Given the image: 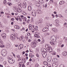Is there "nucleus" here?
I'll return each mask as SVG.
<instances>
[{
	"instance_id": "1",
	"label": "nucleus",
	"mask_w": 67,
	"mask_h": 67,
	"mask_svg": "<svg viewBox=\"0 0 67 67\" xmlns=\"http://www.w3.org/2000/svg\"><path fill=\"white\" fill-rule=\"evenodd\" d=\"M46 47H47V49L49 53H51V52L53 51V49H52V47L49 45L46 44Z\"/></svg>"
},
{
	"instance_id": "2",
	"label": "nucleus",
	"mask_w": 67,
	"mask_h": 67,
	"mask_svg": "<svg viewBox=\"0 0 67 67\" xmlns=\"http://www.w3.org/2000/svg\"><path fill=\"white\" fill-rule=\"evenodd\" d=\"M8 62L10 64H13L14 63V60H13L10 58H9V59L8 60Z\"/></svg>"
},
{
	"instance_id": "3",
	"label": "nucleus",
	"mask_w": 67,
	"mask_h": 67,
	"mask_svg": "<svg viewBox=\"0 0 67 67\" xmlns=\"http://www.w3.org/2000/svg\"><path fill=\"white\" fill-rule=\"evenodd\" d=\"M41 51H42V53H47L48 51L45 48H42L41 49Z\"/></svg>"
},
{
	"instance_id": "4",
	"label": "nucleus",
	"mask_w": 67,
	"mask_h": 67,
	"mask_svg": "<svg viewBox=\"0 0 67 67\" xmlns=\"http://www.w3.org/2000/svg\"><path fill=\"white\" fill-rule=\"evenodd\" d=\"M23 47V44H20L18 47V49L20 50Z\"/></svg>"
},
{
	"instance_id": "5",
	"label": "nucleus",
	"mask_w": 67,
	"mask_h": 67,
	"mask_svg": "<svg viewBox=\"0 0 67 67\" xmlns=\"http://www.w3.org/2000/svg\"><path fill=\"white\" fill-rule=\"evenodd\" d=\"M42 55L43 57L44 58L46 57V56L47 55V53H44L43 52H42Z\"/></svg>"
},
{
	"instance_id": "6",
	"label": "nucleus",
	"mask_w": 67,
	"mask_h": 67,
	"mask_svg": "<svg viewBox=\"0 0 67 67\" xmlns=\"http://www.w3.org/2000/svg\"><path fill=\"white\" fill-rule=\"evenodd\" d=\"M6 52H7V50H6L5 49H3L2 51L1 52V54H3L5 53V54H6L5 53H6Z\"/></svg>"
},
{
	"instance_id": "7",
	"label": "nucleus",
	"mask_w": 67,
	"mask_h": 67,
	"mask_svg": "<svg viewBox=\"0 0 67 67\" xmlns=\"http://www.w3.org/2000/svg\"><path fill=\"white\" fill-rule=\"evenodd\" d=\"M26 3L25 2H24L23 3V8H26Z\"/></svg>"
},
{
	"instance_id": "8",
	"label": "nucleus",
	"mask_w": 67,
	"mask_h": 67,
	"mask_svg": "<svg viewBox=\"0 0 67 67\" xmlns=\"http://www.w3.org/2000/svg\"><path fill=\"white\" fill-rule=\"evenodd\" d=\"M32 14L34 16H35L36 14V12L34 10H33L32 11Z\"/></svg>"
},
{
	"instance_id": "9",
	"label": "nucleus",
	"mask_w": 67,
	"mask_h": 67,
	"mask_svg": "<svg viewBox=\"0 0 67 67\" xmlns=\"http://www.w3.org/2000/svg\"><path fill=\"white\" fill-rule=\"evenodd\" d=\"M16 38L17 39H18V37H15V36H13L11 38V39L12 40H13V41H14V40H15Z\"/></svg>"
},
{
	"instance_id": "10",
	"label": "nucleus",
	"mask_w": 67,
	"mask_h": 67,
	"mask_svg": "<svg viewBox=\"0 0 67 67\" xmlns=\"http://www.w3.org/2000/svg\"><path fill=\"white\" fill-rule=\"evenodd\" d=\"M1 35L3 38H5L6 36V34L5 33H3Z\"/></svg>"
},
{
	"instance_id": "11",
	"label": "nucleus",
	"mask_w": 67,
	"mask_h": 67,
	"mask_svg": "<svg viewBox=\"0 0 67 67\" xmlns=\"http://www.w3.org/2000/svg\"><path fill=\"white\" fill-rule=\"evenodd\" d=\"M52 30L54 32H55V33H56V32H58V30L55 28H53L52 29Z\"/></svg>"
},
{
	"instance_id": "12",
	"label": "nucleus",
	"mask_w": 67,
	"mask_h": 67,
	"mask_svg": "<svg viewBox=\"0 0 67 67\" xmlns=\"http://www.w3.org/2000/svg\"><path fill=\"white\" fill-rule=\"evenodd\" d=\"M32 45H34V46H36V44H37V41H36L33 42H32Z\"/></svg>"
},
{
	"instance_id": "13",
	"label": "nucleus",
	"mask_w": 67,
	"mask_h": 67,
	"mask_svg": "<svg viewBox=\"0 0 67 67\" xmlns=\"http://www.w3.org/2000/svg\"><path fill=\"white\" fill-rule=\"evenodd\" d=\"M28 9L29 11H31L32 10V7L30 6H29L28 7Z\"/></svg>"
},
{
	"instance_id": "14",
	"label": "nucleus",
	"mask_w": 67,
	"mask_h": 67,
	"mask_svg": "<svg viewBox=\"0 0 67 67\" xmlns=\"http://www.w3.org/2000/svg\"><path fill=\"white\" fill-rule=\"evenodd\" d=\"M63 54L64 56H66L67 55V52H63Z\"/></svg>"
},
{
	"instance_id": "15",
	"label": "nucleus",
	"mask_w": 67,
	"mask_h": 67,
	"mask_svg": "<svg viewBox=\"0 0 67 67\" xmlns=\"http://www.w3.org/2000/svg\"><path fill=\"white\" fill-rule=\"evenodd\" d=\"M14 27L16 29H20V27L18 25H15Z\"/></svg>"
},
{
	"instance_id": "16",
	"label": "nucleus",
	"mask_w": 67,
	"mask_h": 67,
	"mask_svg": "<svg viewBox=\"0 0 67 67\" xmlns=\"http://www.w3.org/2000/svg\"><path fill=\"white\" fill-rule=\"evenodd\" d=\"M47 60L48 62L49 63L50 62H51V60H52V58H48L47 59Z\"/></svg>"
},
{
	"instance_id": "17",
	"label": "nucleus",
	"mask_w": 67,
	"mask_h": 67,
	"mask_svg": "<svg viewBox=\"0 0 67 67\" xmlns=\"http://www.w3.org/2000/svg\"><path fill=\"white\" fill-rule=\"evenodd\" d=\"M13 9L14 11L15 12H16L17 11V10H18V8H16L14 7H13Z\"/></svg>"
},
{
	"instance_id": "18",
	"label": "nucleus",
	"mask_w": 67,
	"mask_h": 67,
	"mask_svg": "<svg viewBox=\"0 0 67 67\" xmlns=\"http://www.w3.org/2000/svg\"><path fill=\"white\" fill-rule=\"evenodd\" d=\"M64 3H65V2L64 1H62L59 2V4H60V5H62V4H63Z\"/></svg>"
},
{
	"instance_id": "19",
	"label": "nucleus",
	"mask_w": 67,
	"mask_h": 67,
	"mask_svg": "<svg viewBox=\"0 0 67 67\" xmlns=\"http://www.w3.org/2000/svg\"><path fill=\"white\" fill-rule=\"evenodd\" d=\"M42 31H43V32H47V29H46V28H44L42 29Z\"/></svg>"
},
{
	"instance_id": "20",
	"label": "nucleus",
	"mask_w": 67,
	"mask_h": 67,
	"mask_svg": "<svg viewBox=\"0 0 67 67\" xmlns=\"http://www.w3.org/2000/svg\"><path fill=\"white\" fill-rule=\"evenodd\" d=\"M17 11L18 12H21L22 11V10H21V9L18 8Z\"/></svg>"
},
{
	"instance_id": "21",
	"label": "nucleus",
	"mask_w": 67,
	"mask_h": 67,
	"mask_svg": "<svg viewBox=\"0 0 67 67\" xmlns=\"http://www.w3.org/2000/svg\"><path fill=\"white\" fill-rule=\"evenodd\" d=\"M5 53H6L5 54V53H4L3 54H2L3 56H4V57L6 56L7 55V52H5Z\"/></svg>"
},
{
	"instance_id": "22",
	"label": "nucleus",
	"mask_w": 67,
	"mask_h": 67,
	"mask_svg": "<svg viewBox=\"0 0 67 67\" xmlns=\"http://www.w3.org/2000/svg\"><path fill=\"white\" fill-rule=\"evenodd\" d=\"M56 60H57L56 58H54L53 60V62H54V63H56Z\"/></svg>"
},
{
	"instance_id": "23",
	"label": "nucleus",
	"mask_w": 67,
	"mask_h": 67,
	"mask_svg": "<svg viewBox=\"0 0 67 67\" xmlns=\"http://www.w3.org/2000/svg\"><path fill=\"white\" fill-rule=\"evenodd\" d=\"M19 65H20V66H19V67H21V66H22V67H24V64H22L20 63H19Z\"/></svg>"
},
{
	"instance_id": "24",
	"label": "nucleus",
	"mask_w": 67,
	"mask_h": 67,
	"mask_svg": "<svg viewBox=\"0 0 67 67\" xmlns=\"http://www.w3.org/2000/svg\"><path fill=\"white\" fill-rule=\"evenodd\" d=\"M55 23H56L57 24H58V23H59V21L58 20H55Z\"/></svg>"
},
{
	"instance_id": "25",
	"label": "nucleus",
	"mask_w": 67,
	"mask_h": 67,
	"mask_svg": "<svg viewBox=\"0 0 67 67\" xmlns=\"http://www.w3.org/2000/svg\"><path fill=\"white\" fill-rule=\"evenodd\" d=\"M22 62L23 64H24L25 63V60H23V59H22Z\"/></svg>"
},
{
	"instance_id": "26",
	"label": "nucleus",
	"mask_w": 67,
	"mask_h": 67,
	"mask_svg": "<svg viewBox=\"0 0 67 67\" xmlns=\"http://www.w3.org/2000/svg\"><path fill=\"white\" fill-rule=\"evenodd\" d=\"M37 6V7H40V4L38 2H37L36 3Z\"/></svg>"
},
{
	"instance_id": "27",
	"label": "nucleus",
	"mask_w": 67,
	"mask_h": 67,
	"mask_svg": "<svg viewBox=\"0 0 67 67\" xmlns=\"http://www.w3.org/2000/svg\"><path fill=\"white\" fill-rule=\"evenodd\" d=\"M0 47L2 48H3V47H5V46L2 44H1L0 45Z\"/></svg>"
},
{
	"instance_id": "28",
	"label": "nucleus",
	"mask_w": 67,
	"mask_h": 67,
	"mask_svg": "<svg viewBox=\"0 0 67 67\" xmlns=\"http://www.w3.org/2000/svg\"><path fill=\"white\" fill-rule=\"evenodd\" d=\"M54 40V38L53 37H50V40L51 41H53V40Z\"/></svg>"
},
{
	"instance_id": "29",
	"label": "nucleus",
	"mask_w": 67,
	"mask_h": 67,
	"mask_svg": "<svg viewBox=\"0 0 67 67\" xmlns=\"http://www.w3.org/2000/svg\"><path fill=\"white\" fill-rule=\"evenodd\" d=\"M3 3L5 5L7 4V2H6V0H4L3 1Z\"/></svg>"
},
{
	"instance_id": "30",
	"label": "nucleus",
	"mask_w": 67,
	"mask_h": 67,
	"mask_svg": "<svg viewBox=\"0 0 67 67\" xmlns=\"http://www.w3.org/2000/svg\"><path fill=\"white\" fill-rule=\"evenodd\" d=\"M59 17V18H64V16H62V15L61 14H59L58 15Z\"/></svg>"
},
{
	"instance_id": "31",
	"label": "nucleus",
	"mask_w": 67,
	"mask_h": 67,
	"mask_svg": "<svg viewBox=\"0 0 67 67\" xmlns=\"http://www.w3.org/2000/svg\"><path fill=\"white\" fill-rule=\"evenodd\" d=\"M56 41H57V38L56 37H55V38H54V39L53 40V42H56Z\"/></svg>"
},
{
	"instance_id": "32",
	"label": "nucleus",
	"mask_w": 67,
	"mask_h": 67,
	"mask_svg": "<svg viewBox=\"0 0 67 67\" xmlns=\"http://www.w3.org/2000/svg\"><path fill=\"white\" fill-rule=\"evenodd\" d=\"M38 12L39 14H41L42 13V11L41 10H38Z\"/></svg>"
},
{
	"instance_id": "33",
	"label": "nucleus",
	"mask_w": 67,
	"mask_h": 67,
	"mask_svg": "<svg viewBox=\"0 0 67 67\" xmlns=\"http://www.w3.org/2000/svg\"><path fill=\"white\" fill-rule=\"evenodd\" d=\"M23 20L24 21H25V22L26 21V18L25 17H24L23 18Z\"/></svg>"
},
{
	"instance_id": "34",
	"label": "nucleus",
	"mask_w": 67,
	"mask_h": 67,
	"mask_svg": "<svg viewBox=\"0 0 67 67\" xmlns=\"http://www.w3.org/2000/svg\"><path fill=\"white\" fill-rule=\"evenodd\" d=\"M44 65H47L48 63L47 62H43V63Z\"/></svg>"
},
{
	"instance_id": "35",
	"label": "nucleus",
	"mask_w": 67,
	"mask_h": 67,
	"mask_svg": "<svg viewBox=\"0 0 67 67\" xmlns=\"http://www.w3.org/2000/svg\"><path fill=\"white\" fill-rule=\"evenodd\" d=\"M19 40L20 41H21V40H23L22 36H20L19 37Z\"/></svg>"
},
{
	"instance_id": "36",
	"label": "nucleus",
	"mask_w": 67,
	"mask_h": 67,
	"mask_svg": "<svg viewBox=\"0 0 67 67\" xmlns=\"http://www.w3.org/2000/svg\"><path fill=\"white\" fill-rule=\"evenodd\" d=\"M38 28V27H37V26H35V29L37 31H38V29H37Z\"/></svg>"
},
{
	"instance_id": "37",
	"label": "nucleus",
	"mask_w": 67,
	"mask_h": 67,
	"mask_svg": "<svg viewBox=\"0 0 67 67\" xmlns=\"http://www.w3.org/2000/svg\"><path fill=\"white\" fill-rule=\"evenodd\" d=\"M44 19L46 20H49V17H45Z\"/></svg>"
},
{
	"instance_id": "38",
	"label": "nucleus",
	"mask_w": 67,
	"mask_h": 67,
	"mask_svg": "<svg viewBox=\"0 0 67 67\" xmlns=\"http://www.w3.org/2000/svg\"><path fill=\"white\" fill-rule=\"evenodd\" d=\"M35 35H36V37H37V38H40V36H38V35L35 34Z\"/></svg>"
},
{
	"instance_id": "39",
	"label": "nucleus",
	"mask_w": 67,
	"mask_h": 67,
	"mask_svg": "<svg viewBox=\"0 0 67 67\" xmlns=\"http://www.w3.org/2000/svg\"><path fill=\"white\" fill-rule=\"evenodd\" d=\"M39 66V65L38 63H36L35 64V67H38Z\"/></svg>"
},
{
	"instance_id": "40",
	"label": "nucleus",
	"mask_w": 67,
	"mask_h": 67,
	"mask_svg": "<svg viewBox=\"0 0 67 67\" xmlns=\"http://www.w3.org/2000/svg\"><path fill=\"white\" fill-rule=\"evenodd\" d=\"M50 43L52 45H55L54 43L52 42H50Z\"/></svg>"
},
{
	"instance_id": "41",
	"label": "nucleus",
	"mask_w": 67,
	"mask_h": 67,
	"mask_svg": "<svg viewBox=\"0 0 67 67\" xmlns=\"http://www.w3.org/2000/svg\"><path fill=\"white\" fill-rule=\"evenodd\" d=\"M25 37L26 39V40H28V36H27L26 35L25 36Z\"/></svg>"
},
{
	"instance_id": "42",
	"label": "nucleus",
	"mask_w": 67,
	"mask_h": 67,
	"mask_svg": "<svg viewBox=\"0 0 67 67\" xmlns=\"http://www.w3.org/2000/svg\"><path fill=\"white\" fill-rule=\"evenodd\" d=\"M52 66L53 67H55V64L53 63L52 64Z\"/></svg>"
},
{
	"instance_id": "43",
	"label": "nucleus",
	"mask_w": 67,
	"mask_h": 67,
	"mask_svg": "<svg viewBox=\"0 0 67 67\" xmlns=\"http://www.w3.org/2000/svg\"><path fill=\"white\" fill-rule=\"evenodd\" d=\"M27 35H28L29 36H31V34L29 32H27Z\"/></svg>"
},
{
	"instance_id": "44",
	"label": "nucleus",
	"mask_w": 67,
	"mask_h": 67,
	"mask_svg": "<svg viewBox=\"0 0 67 67\" xmlns=\"http://www.w3.org/2000/svg\"><path fill=\"white\" fill-rule=\"evenodd\" d=\"M50 2L51 3H54V1L53 0H50Z\"/></svg>"
},
{
	"instance_id": "45",
	"label": "nucleus",
	"mask_w": 67,
	"mask_h": 67,
	"mask_svg": "<svg viewBox=\"0 0 67 67\" xmlns=\"http://www.w3.org/2000/svg\"><path fill=\"white\" fill-rule=\"evenodd\" d=\"M43 3H44V1H43V0H42L40 2V4H43Z\"/></svg>"
},
{
	"instance_id": "46",
	"label": "nucleus",
	"mask_w": 67,
	"mask_h": 67,
	"mask_svg": "<svg viewBox=\"0 0 67 67\" xmlns=\"http://www.w3.org/2000/svg\"><path fill=\"white\" fill-rule=\"evenodd\" d=\"M32 55H33V54L32 53H30L29 54V57H30L31 56H32Z\"/></svg>"
},
{
	"instance_id": "47",
	"label": "nucleus",
	"mask_w": 67,
	"mask_h": 67,
	"mask_svg": "<svg viewBox=\"0 0 67 67\" xmlns=\"http://www.w3.org/2000/svg\"><path fill=\"white\" fill-rule=\"evenodd\" d=\"M21 4H20L19 5H18V7L19 8H20H20H22V5H21Z\"/></svg>"
},
{
	"instance_id": "48",
	"label": "nucleus",
	"mask_w": 67,
	"mask_h": 67,
	"mask_svg": "<svg viewBox=\"0 0 67 67\" xmlns=\"http://www.w3.org/2000/svg\"><path fill=\"white\" fill-rule=\"evenodd\" d=\"M17 18H18V20H19L21 19V17L19 16H17Z\"/></svg>"
},
{
	"instance_id": "49",
	"label": "nucleus",
	"mask_w": 67,
	"mask_h": 67,
	"mask_svg": "<svg viewBox=\"0 0 67 67\" xmlns=\"http://www.w3.org/2000/svg\"><path fill=\"white\" fill-rule=\"evenodd\" d=\"M47 4L46 3L44 6L45 8H46V7H47Z\"/></svg>"
},
{
	"instance_id": "50",
	"label": "nucleus",
	"mask_w": 67,
	"mask_h": 67,
	"mask_svg": "<svg viewBox=\"0 0 67 67\" xmlns=\"http://www.w3.org/2000/svg\"><path fill=\"white\" fill-rule=\"evenodd\" d=\"M15 19L17 21H18V17H17V18L15 17Z\"/></svg>"
},
{
	"instance_id": "51",
	"label": "nucleus",
	"mask_w": 67,
	"mask_h": 67,
	"mask_svg": "<svg viewBox=\"0 0 67 67\" xmlns=\"http://www.w3.org/2000/svg\"><path fill=\"white\" fill-rule=\"evenodd\" d=\"M52 16L53 17V18H55V15H54L53 14H52Z\"/></svg>"
},
{
	"instance_id": "52",
	"label": "nucleus",
	"mask_w": 67,
	"mask_h": 67,
	"mask_svg": "<svg viewBox=\"0 0 67 67\" xmlns=\"http://www.w3.org/2000/svg\"><path fill=\"white\" fill-rule=\"evenodd\" d=\"M29 29L30 30H31L32 29V27H29Z\"/></svg>"
},
{
	"instance_id": "53",
	"label": "nucleus",
	"mask_w": 67,
	"mask_h": 67,
	"mask_svg": "<svg viewBox=\"0 0 67 67\" xmlns=\"http://www.w3.org/2000/svg\"><path fill=\"white\" fill-rule=\"evenodd\" d=\"M63 46H64V44H62L61 45V47H63Z\"/></svg>"
},
{
	"instance_id": "54",
	"label": "nucleus",
	"mask_w": 67,
	"mask_h": 67,
	"mask_svg": "<svg viewBox=\"0 0 67 67\" xmlns=\"http://www.w3.org/2000/svg\"><path fill=\"white\" fill-rule=\"evenodd\" d=\"M11 20L12 21H14V18H12L11 19Z\"/></svg>"
},
{
	"instance_id": "55",
	"label": "nucleus",
	"mask_w": 67,
	"mask_h": 67,
	"mask_svg": "<svg viewBox=\"0 0 67 67\" xmlns=\"http://www.w3.org/2000/svg\"><path fill=\"white\" fill-rule=\"evenodd\" d=\"M30 56V57L31 58H33V57L34 56V55H31Z\"/></svg>"
},
{
	"instance_id": "56",
	"label": "nucleus",
	"mask_w": 67,
	"mask_h": 67,
	"mask_svg": "<svg viewBox=\"0 0 67 67\" xmlns=\"http://www.w3.org/2000/svg\"><path fill=\"white\" fill-rule=\"evenodd\" d=\"M3 64L4 65H6V64H7V63H6V62H4Z\"/></svg>"
},
{
	"instance_id": "57",
	"label": "nucleus",
	"mask_w": 67,
	"mask_h": 67,
	"mask_svg": "<svg viewBox=\"0 0 67 67\" xmlns=\"http://www.w3.org/2000/svg\"><path fill=\"white\" fill-rule=\"evenodd\" d=\"M36 56L37 57H39V55H38V54H37Z\"/></svg>"
},
{
	"instance_id": "58",
	"label": "nucleus",
	"mask_w": 67,
	"mask_h": 67,
	"mask_svg": "<svg viewBox=\"0 0 67 67\" xmlns=\"http://www.w3.org/2000/svg\"><path fill=\"white\" fill-rule=\"evenodd\" d=\"M29 61H30V62H32V58H30L29 60Z\"/></svg>"
},
{
	"instance_id": "59",
	"label": "nucleus",
	"mask_w": 67,
	"mask_h": 67,
	"mask_svg": "<svg viewBox=\"0 0 67 67\" xmlns=\"http://www.w3.org/2000/svg\"><path fill=\"white\" fill-rule=\"evenodd\" d=\"M21 59H22V57H20V58H19L18 59V60H21Z\"/></svg>"
},
{
	"instance_id": "60",
	"label": "nucleus",
	"mask_w": 67,
	"mask_h": 67,
	"mask_svg": "<svg viewBox=\"0 0 67 67\" xmlns=\"http://www.w3.org/2000/svg\"><path fill=\"white\" fill-rule=\"evenodd\" d=\"M31 41H32V40H31V39H29L28 40L29 42H31Z\"/></svg>"
},
{
	"instance_id": "61",
	"label": "nucleus",
	"mask_w": 67,
	"mask_h": 67,
	"mask_svg": "<svg viewBox=\"0 0 67 67\" xmlns=\"http://www.w3.org/2000/svg\"><path fill=\"white\" fill-rule=\"evenodd\" d=\"M56 26H59V25L58 24H57L55 25Z\"/></svg>"
},
{
	"instance_id": "62",
	"label": "nucleus",
	"mask_w": 67,
	"mask_h": 67,
	"mask_svg": "<svg viewBox=\"0 0 67 67\" xmlns=\"http://www.w3.org/2000/svg\"><path fill=\"white\" fill-rule=\"evenodd\" d=\"M67 23H64V25H65H65H67Z\"/></svg>"
},
{
	"instance_id": "63",
	"label": "nucleus",
	"mask_w": 67,
	"mask_h": 67,
	"mask_svg": "<svg viewBox=\"0 0 67 67\" xmlns=\"http://www.w3.org/2000/svg\"><path fill=\"white\" fill-rule=\"evenodd\" d=\"M60 51V49H59L58 50V52H59Z\"/></svg>"
},
{
	"instance_id": "64",
	"label": "nucleus",
	"mask_w": 67,
	"mask_h": 67,
	"mask_svg": "<svg viewBox=\"0 0 67 67\" xmlns=\"http://www.w3.org/2000/svg\"><path fill=\"white\" fill-rule=\"evenodd\" d=\"M26 53H28L29 52V50H27L25 51Z\"/></svg>"
}]
</instances>
